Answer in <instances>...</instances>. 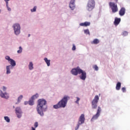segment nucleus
Returning a JSON list of instances; mask_svg holds the SVG:
<instances>
[{
    "label": "nucleus",
    "instance_id": "nucleus-1",
    "mask_svg": "<svg viewBox=\"0 0 130 130\" xmlns=\"http://www.w3.org/2000/svg\"><path fill=\"white\" fill-rule=\"evenodd\" d=\"M46 104H47V102L43 99H39L38 101L37 111L41 116H43V115H44L43 112L46 111V110L47 109V105H46Z\"/></svg>",
    "mask_w": 130,
    "mask_h": 130
},
{
    "label": "nucleus",
    "instance_id": "nucleus-2",
    "mask_svg": "<svg viewBox=\"0 0 130 130\" xmlns=\"http://www.w3.org/2000/svg\"><path fill=\"white\" fill-rule=\"evenodd\" d=\"M69 99H70V98L65 95L57 105L53 106V108L55 109H58V108H64V107L67 106V104L68 103V100H69Z\"/></svg>",
    "mask_w": 130,
    "mask_h": 130
},
{
    "label": "nucleus",
    "instance_id": "nucleus-3",
    "mask_svg": "<svg viewBox=\"0 0 130 130\" xmlns=\"http://www.w3.org/2000/svg\"><path fill=\"white\" fill-rule=\"evenodd\" d=\"M87 8L88 11H92L95 8V0H88Z\"/></svg>",
    "mask_w": 130,
    "mask_h": 130
},
{
    "label": "nucleus",
    "instance_id": "nucleus-4",
    "mask_svg": "<svg viewBox=\"0 0 130 130\" xmlns=\"http://www.w3.org/2000/svg\"><path fill=\"white\" fill-rule=\"evenodd\" d=\"M85 122V115L84 114H81V115L80 116L78 120V123L77 124V127H75V129H78L79 127H80V125L81 124H83Z\"/></svg>",
    "mask_w": 130,
    "mask_h": 130
},
{
    "label": "nucleus",
    "instance_id": "nucleus-5",
    "mask_svg": "<svg viewBox=\"0 0 130 130\" xmlns=\"http://www.w3.org/2000/svg\"><path fill=\"white\" fill-rule=\"evenodd\" d=\"M110 8L112 10V13H116V12H118V7H117V4L113 2H110L109 3Z\"/></svg>",
    "mask_w": 130,
    "mask_h": 130
},
{
    "label": "nucleus",
    "instance_id": "nucleus-6",
    "mask_svg": "<svg viewBox=\"0 0 130 130\" xmlns=\"http://www.w3.org/2000/svg\"><path fill=\"white\" fill-rule=\"evenodd\" d=\"M98 101H99V96L98 95H95L91 102L92 109H96V108H97V104L98 103Z\"/></svg>",
    "mask_w": 130,
    "mask_h": 130
},
{
    "label": "nucleus",
    "instance_id": "nucleus-7",
    "mask_svg": "<svg viewBox=\"0 0 130 130\" xmlns=\"http://www.w3.org/2000/svg\"><path fill=\"white\" fill-rule=\"evenodd\" d=\"M13 27L14 28L15 34H16V35H19L21 31V27L20 26V24L17 23L15 24Z\"/></svg>",
    "mask_w": 130,
    "mask_h": 130
},
{
    "label": "nucleus",
    "instance_id": "nucleus-8",
    "mask_svg": "<svg viewBox=\"0 0 130 130\" xmlns=\"http://www.w3.org/2000/svg\"><path fill=\"white\" fill-rule=\"evenodd\" d=\"M101 107H98V110H97V112L95 115H94L92 118H91V121H93L95 120V119H97L98 117L100 116V113H101Z\"/></svg>",
    "mask_w": 130,
    "mask_h": 130
},
{
    "label": "nucleus",
    "instance_id": "nucleus-9",
    "mask_svg": "<svg viewBox=\"0 0 130 130\" xmlns=\"http://www.w3.org/2000/svg\"><path fill=\"white\" fill-rule=\"evenodd\" d=\"M81 70L82 69H80V67H78L76 68L73 69L71 70V74H72V75H74V76H78V74H80Z\"/></svg>",
    "mask_w": 130,
    "mask_h": 130
},
{
    "label": "nucleus",
    "instance_id": "nucleus-10",
    "mask_svg": "<svg viewBox=\"0 0 130 130\" xmlns=\"http://www.w3.org/2000/svg\"><path fill=\"white\" fill-rule=\"evenodd\" d=\"M79 75H81L79 76L80 79L83 81H85V80H86V78H87V73H86V71H84L81 70L79 72Z\"/></svg>",
    "mask_w": 130,
    "mask_h": 130
},
{
    "label": "nucleus",
    "instance_id": "nucleus-11",
    "mask_svg": "<svg viewBox=\"0 0 130 130\" xmlns=\"http://www.w3.org/2000/svg\"><path fill=\"white\" fill-rule=\"evenodd\" d=\"M15 113L18 118L22 117V109H21L20 107H17L15 108Z\"/></svg>",
    "mask_w": 130,
    "mask_h": 130
},
{
    "label": "nucleus",
    "instance_id": "nucleus-12",
    "mask_svg": "<svg viewBox=\"0 0 130 130\" xmlns=\"http://www.w3.org/2000/svg\"><path fill=\"white\" fill-rule=\"evenodd\" d=\"M0 96L2 98H5V99H8V98H9V94H8L7 92L4 93L2 90H0Z\"/></svg>",
    "mask_w": 130,
    "mask_h": 130
},
{
    "label": "nucleus",
    "instance_id": "nucleus-13",
    "mask_svg": "<svg viewBox=\"0 0 130 130\" xmlns=\"http://www.w3.org/2000/svg\"><path fill=\"white\" fill-rule=\"evenodd\" d=\"M124 14H125V8L122 7L119 11V15L122 16H124Z\"/></svg>",
    "mask_w": 130,
    "mask_h": 130
},
{
    "label": "nucleus",
    "instance_id": "nucleus-14",
    "mask_svg": "<svg viewBox=\"0 0 130 130\" xmlns=\"http://www.w3.org/2000/svg\"><path fill=\"white\" fill-rule=\"evenodd\" d=\"M120 21H121V19L120 18L116 17L114 22L115 26H117V25H118L119 23H120Z\"/></svg>",
    "mask_w": 130,
    "mask_h": 130
},
{
    "label": "nucleus",
    "instance_id": "nucleus-15",
    "mask_svg": "<svg viewBox=\"0 0 130 130\" xmlns=\"http://www.w3.org/2000/svg\"><path fill=\"white\" fill-rule=\"evenodd\" d=\"M91 23L89 22H85L84 23H81L80 26H83L84 27H87V26H90Z\"/></svg>",
    "mask_w": 130,
    "mask_h": 130
},
{
    "label": "nucleus",
    "instance_id": "nucleus-16",
    "mask_svg": "<svg viewBox=\"0 0 130 130\" xmlns=\"http://www.w3.org/2000/svg\"><path fill=\"white\" fill-rule=\"evenodd\" d=\"M69 7L70 9H71V10H75V9L76 8V6H75V3L70 2Z\"/></svg>",
    "mask_w": 130,
    "mask_h": 130
},
{
    "label": "nucleus",
    "instance_id": "nucleus-17",
    "mask_svg": "<svg viewBox=\"0 0 130 130\" xmlns=\"http://www.w3.org/2000/svg\"><path fill=\"white\" fill-rule=\"evenodd\" d=\"M121 87V83L120 82H118L116 86V90L117 91L120 90V88Z\"/></svg>",
    "mask_w": 130,
    "mask_h": 130
},
{
    "label": "nucleus",
    "instance_id": "nucleus-18",
    "mask_svg": "<svg viewBox=\"0 0 130 130\" xmlns=\"http://www.w3.org/2000/svg\"><path fill=\"white\" fill-rule=\"evenodd\" d=\"M100 42V41L98 39H94L93 41L91 42V44H98Z\"/></svg>",
    "mask_w": 130,
    "mask_h": 130
},
{
    "label": "nucleus",
    "instance_id": "nucleus-19",
    "mask_svg": "<svg viewBox=\"0 0 130 130\" xmlns=\"http://www.w3.org/2000/svg\"><path fill=\"white\" fill-rule=\"evenodd\" d=\"M10 64H11L12 67H15L16 66V61L14 60L13 59H10Z\"/></svg>",
    "mask_w": 130,
    "mask_h": 130
},
{
    "label": "nucleus",
    "instance_id": "nucleus-20",
    "mask_svg": "<svg viewBox=\"0 0 130 130\" xmlns=\"http://www.w3.org/2000/svg\"><path fill=\"white\" fill-rule=\"evenodd\" d=\"M44 60H45L46 63H47L48 67H49V66H50V60H48V59H47V58H45Z\"/></svg>",
    "mask_w": 130,
    "mask_h": 130
},
{
    "label": "nucleus",
    "instance_id": "nucleus-21",
    "mask_svg": "<svg viewBox=\"0 0 130 130\" xmlns=\"http://www.w3.org/2000/svg\"><path fill=\"white\" fill-rule=\"evenodd\" d=\"M28 68H29V70H30V71L33 70V69H34V67H33V62H29V64L28 65Z\"/></svg>",
    "mask_w": 130,
    "mask_h": 130
},
{
    "label": "nucleus",
    "instance_id": "nucleus-22",
    "mask_svg": "<svg viewBox=\"0 0 130 130\" xmlns=\"http://www.w3.org/2000/svg\"><path fill=\"white\" fill-rule=\"evenodd\" d=\"M39 97V94L38 93H36V94L32 95L31 96V99H33L34 100H35V99H37Z\"/></svg>",
    "mask_w": 130,
    "mask_h": 130
},
{
    "label": "nucleus",
    "instance_id": "nucleus-23",
    "mask_svg": "<svg viewBox=\"0 0 130 130\" xmlns=\"http://www.w3.org/2000/svg\"><path fill=\"white\" fill-rule=\"evenodd\" d=\"M34 99H31V98H30V99L28 101L29 105H30V106L34 105Z\"/></svg>",
    "mask_w": 130,
    "mask_h": 130
},
{
    "label": "nucleus",
    "instance_id": "nucleus-24",
    "mask_svg": "<svg viewBox=\"0 0 130 130\" xmlns=\"http://www.w3.org/2000/svg\"><path fill=\"white\" fill-rule=\"evenodd\" d=\"M10 68H12V66L10 65V66H7V74H11Z\"/></svg>",
    "mask_w": 130,
    "mask_h": 130
},
{
    "label": "nucleus",
    "instance_id": "nucleus-25",
    "mask_svg": "<svg viewBox=\"0 0 130 130\" xmlns=\"http://www.w3.org/2000/svg\"><path fill=\"white\" fill-rule=\"evenodd\" d=\"M4 119L6 120V121H7V122H10V118H9L8 116L4 117Z\"/></svg>",
    "mask_w": 130,
    "mask_h": 130
},
{
    "label": "nucleus",
    "instance_id": "nucleus-26",
    "mask_svg": "<svg viewBox=\"0 0 130 130\" xmlns=\"http://www.w3.org/2000/svg\"><path fill=\"white\" fill-rule=\"evenodd\" d=\"M122 36H127L128 35V32L126 31H124L122 33Z\"/></svg>",
    "mask_w": 130,
    "mask_h": 130
},
{
    "label": "nucleus",
    "instance_id": "nucleus-27",
    "mask_svg": "<svg viewBox=\"0 0 130 130\" xmlns=\"http://www.w3.org/2000/svg\"><path fill=\"white\" fill-rule=\"evenodd\" d=\"M93 69H94V71H98L99 70L98 66H97V65H94L93 66Z\"/></svg>",
    "mask_w": 130,
    "mask_h": 130
},
{
    "label": "nucleus",
    "instance_id": "nucleus-28",
    "mask_svg": "<svg viewBox=\"0 0 130 130\" xmlns=\"http://www.w3.org/2000/svg\"><path fill=\"white\" fill-rule=\"evenodd\" d=\"M23 99V95H20L18 98V102H20V101H21V100H22V99Z\"/></svg>",
    "mask_w": 130,
    "mask_h": 130
},
{
    "label": "nucleus",
    "instance_id": "nucleus-29",
    "mask_svg": "<svg viewBox=\"0 0 130 130\" xmlns=\"http://www.w3.org/2000/svg\"><path fill=\"white\" fill-rule=\"evenodd\" d=\"M84 33L85 34H88L89 35H90V31H89V29L84 30Z\"/></svg>",
    "mask_w": 130,
    "mask_h": 130
},
{
    "label": "nucleus",
    "instance_id": "nucleus-30",
    "mask_svg": "<svg viewBox=\"0 0 130 130\" xmlns=\"http://www.w3.org/2000/svg\"><path fill=\"white\" fill-rule=\"evenodd\" d=\"M22 47H19V50L17 51V53H22Z\"/></svg>",
    "mask_w": 130,
    "mask_h": 130
},
{
    "label": "nucleus",
    "instance_id": "nucleus-31",
    "mask_svg": "<svg viewBox=\"0 0 130 130\" xmlns=\"http://www.w3.org/2000/svg\"><path fill=\"white\" fill-rule=\"evenodd\" d=\"M36 9H37L36 6H35L32 9H31V10H30V11H31V12H36Z\"/></svg>",
    "mask_w": 130,
    "mask_h": 130
},
{
    "label": "nucleus",
    "instance_id": "nucleus-32",
    "mask_svg": "<svg viewBox=\"0 0 130 130\" xmlns=\"http://www.w3.org/2000/svg\"><path fill=\"white\" fill-rule=\"evenodd\" d=\"M5 58H6V59H7V60H8V61H10L11 60V59H12L10 58V56H6Z\"/></svg>",
    "mask_w": 130,
    "mask_h": 130
},
{
    "label": "nucleus",
    "instance_id": "nucleus-33",
    "mask_svg": "<svg viewBox=\"0 0 130 130\" xmlns=\"http://www.w3.org/2000/svg\"><path fill=\"white\" fill-rule=\"evenodd\" d=\"M121 90L122 91V92L123 93H125V92H126V89L125 87H122L121 88Z\"/></svg>",
    "mask_w": 130,
    "mask_h": 130
},
{
    "label": "nucleus",
    "instance_id": "nucleus-34",
    "mask_svg": "<svg viewBox=\"0 0 130 130\" xmlns=\"http://www.w3.org/2000/svg\"><path fill=\"white\" fill-rule=\"evenodd\" d=\"M34 126H35V128H36V127H38V122H35Z\"/></svg>",
    "mask_w": 130,
    "mask_h": 130
},
{
    "label": "nucleus",
    "instance_id": "nucleus-35",
    "mask_svg": "<svg viewBox=\"0 0 130 130\" xmlns=\"http://www.w3.org/2000/svg\"><path fill=\"white\" fill-rule=\"evenodd\" d=\"M77 101L75 102V103H77V104H79V102L80 101V98L77 97Z\"/></svg>",
    "mask_w": 130,
    "mask_h": 130
},
{
    "label": "nucleus",
    "instance_id": "nucleus-36",
    "mask_svg": "<svg viewBox=\"0 0 130 130\" xmlns=\"http://www.w3.org/2000/svg\"><path fill=\"white\" fill-rule=\"evenodd\" d=\"M6 7L7 8L8 10L9 11H11V8H10V7H9V4H8V5L6 4Z\"/></svg>",
    "mask_w": 130,
    "mask_h": 130
},
{
    "label": "nucleus",
    "instance_id": "nucleus-37",
    "mask_svg": "<svg viewBox=\"0 0 130 130\" xmlns=\"http://www.w3.org/2000/svg\"><path fill=\"white\" fill-rule=\"evenodd\" d=\"M72 50H76V46L74 44L73 45Z\"/></svg>",
    "mask_w": 130,
    "mask_h": 130
},
{
    "label": "nucleus",
    "instance_id": "nucleus-38",
    "mask_svg": "<svg viewBox=\"0 0 130 130\" xmlns=\"http://www.w3.org/2000/svg\"><path fill=\"white\" fill-rule=\"evenodd\" d=\"M3 90L4 92H6V91L7 90V87L3 86Z\"/></svg>",
    "mask_w": 130,
    "mask_h": 130
},
{
    "label": "nucleus",
    "instance_id": "nucleus-39",
    "mask_svg": "<svg viewBox=\"0 0 130 130\" xmlns=\"http://www.w3.org/2000/svg\"><path fill=\"white\" fill-rule=\"evenodd\" d=\"M4 1H5V2H6V5H7V6H8V5L9 4V2L10 1V0H4Z\"/></svg>",
    "mask_w": 130,
    "mask_h": 130
},
{
    "label": "nucleus",
    "instance_id": "nucleus-40",
    "mask_svg": "<svg viewBox=\"0 0 130 130\" xmlns=\"http://www.w3.org/2000/svg\"><path fill=\"white\" fill-rule=\"evenodd\" d=\"M76 0H71L70 2L75 3Z\"/></svg>",
    "mask_w": 130,
    "mask_h": 130
},
{
    "label": "nucleus",
    "instance_id": "nucleus-41",
    "mask_svg": "<svg viewBox=\"0 0 130 130\" xmlns=\"http://www.w3.org/2000/svg\"><path fill=\"white\" fill-rule=\"evenodd\" d=\"M31 130H36L35 128H34V127H31Z\"/></svg>",
    "mask_w": 130,
    "mask_h": 130
},
{
    "label": "nucleus",
    "instance_id": "nucleus-42",
    "mask_svg": "<svg viewBox=\"0 0 130 130\" xmlns=\"http://www.w3.org/2000/svg\"><path fill=\"white\" fill-rule=\"evenodd\" d=\"M115 2H116V3H117V2H118V0H114Z\"/></svg>",
    "mask_w": 130,
    "mask_h": 130
},
{
    "label": "nucleus",
    "instance_id": "nucleus-43",
    "mask_svg": "<svg viewBox=\"0 0 130 130\" xmlns=\"http://www.w3.org/2000/svg\"><path fill=\"white\" fill-rule=\"evenodd\" d=\"M28 37H30V35H28Z\"/></svg>",
    "mask_w": 130,
    "mask_h": 130
},
{
    "label": "nucleus",
    "instance_id": "nucleus-44",
    "mask_svg": "<svg viewBox=\"0 0 130 130\" xmlns=\"http://www.w3.org/2000/svg\"><path fill=\"white\" fill-rule=\"evenodd\" d=\"M2 12V10H0V13Z\"/></svg>",
    "mask_w": 130,
    "mask_h": 130
},
{
    "label": "nucleus",
    "instance_id": "nucleus-45",
    "mask_svg": "<svg viewBox=\"0 0 130 130\" xmlns=\"http://www.w3.org/2000/svg\"><path fill=\"white\" fill-rule=\"evenodd\" d=\"M13 108H15V106H13Z\"/></svg>",
    "mask_w": 130,
    "mask_h": 130
},
{
    "label": "nucleus",
    "instance_id": "nucleus-46",
    "mask_svg": "<svg viewBox=\"0 0 130 130\" xmlns=\"http://www.w3.org/2000/svg\"><path fill=\"white\" fill-rule=\"evenodd\" d=\"M25 104V105L27 104V103H26Z\"/></svg>",
    "mask_w": 130,
    "mask_h": 130
},
{
    "label": "nucleus",
    "instance_id": "nucleus-47",
    "mask_svg": "<svg viewBox=\"0 0 130 130\" xmlns=\"http://www.w3.org/2000/svg\"><path fill=\"white\" fill-rule=\"evenodd\" d=\"M25 104V105L27 104V103H26Z\"/></svg>",
    "mask_w": 130,
    "mask_h": 130
}]
</instances>
